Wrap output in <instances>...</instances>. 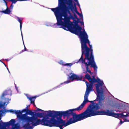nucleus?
Here are the masks:
<instances>
[{"mask_svg": "<svg viewBox=\"0 0 129 129\" xmlns=\"http://www.w3.org/2000/svg\"><path fill=\"white\" fill-rule=\"evenodd\" d=\"M123 121L124 122H127V120L126 118Z\"/></svg>", "mask_w": 129, "mask_h": 129, "instance_id": "09e8293b", "label": "nucleus"}, {"mask_svg": "<svg viewBox=\"0 0 129 129\" xmlns=\"http://www.w3.org/2000/svg\"><path fill=\"white\" fill-rule=\"evenodd\" d=\"M2 60H6V61H7L9 60V59H2Z\"/></svg>", "mask_w": 129, "mask_h": 129, "instance_id": "8fccbe9b", "label": "nucleus"}, {"mask_svg": "<svg viewBox=\"0 0 129 129\" xmlns=\"http://www.w3.org/2000/svg\"><path fill=\"white\" fill-rule=\"evenodd\" d=\"M37 97L36 96L31 97L27 96V98L30 101V104H33L35 106H36L35 103V101Z\"/></svg>", "mask_w": 129, "mask_h": 129, "instance_id": "393cba45", "label": "nucleus"}, {"mask_svg": "<svg viewBox=\"0 0 129 129\" xmlns=\"http://www.w3.org/2000/svg\"><path fill=\"white\" fill-rule=\"evenodd\" d=\"M72 6L73 8V12H76L77 11L76 3L74 2V4H73V2H72Z\"/></svg>", "mask_w": 129, "mask_h": 129, "instance_id": "c756f323", "label": "nucleus"}, {"mask_svg": "<svg viewBox=\"0 0 129 129\" xmlns=\"http://www.w3.org/2000/svg\"><path fill=\"white\" fill-rule=\"evenodd\" d=\"M124 113L123 112H122L121 113H115L112 111L111 116L113 117L117 118H125L129 116V112H127L126 115L123 114Z\"/></svg>", "mask_w": 129, "mask_h": 129, "instance_id": "a211bd4d", "label": "nucleus"}, {"mask_svg": "<svg viewBox=\"0 0 129 129\" xmlns=\"http://www.w3.org/2000/svg\"><path fill=\"white\" fill-rule=\"evenodd\" d=\"M51 111H46L47 113L46 114L34 112L28 109L26 113L21 116L23 120V129H33L38 125H43Z\"/></svg>", "mask_w": 129, "mask_h": 129, "instance_id": "f257e3e1", "label": "nucleus"}, {"mask_svg": "<svg viewBox=\"0 0 129 129\" xmlns=\"http://www.w3.org/2000/svg\"><path fill=\"white\" fill-rule=\"evenodd\" d=\"M91 77L90 76L88 73L86 74L85 75V78L88 81L89 80V79H90Z\"/></svg>", "mask_w": 129, "mask_h": 129, "instance_id": "72a5a7b5", "label": "nucleus"}, {"mask_svg": "<svg viewBox=\"0 0 129 129\" xmlns=\"http://www.w3.org/2000/svg\"><path fill=\"white\" fill-rule=\"evenodd\" d=\"M102 106L99 105V109L95 110L89 116V117L100 115L111 116L112 111H110L108 109H107L106 110H98L100 109V107Z\"/></svg>", "mask_w": 129, "mask_h": 129, "instance_id": "4468645a", "label": "nucleus"}, {"mask_svg": "<svg viewBox=\"0 0 129 129\" xmlns=\"http://www.w3.org/2000/svg\"><path fill=\"white\" fill-rule=\"evenodd\" d=\"M79 23H80L81 26H83V27H84V23L83 20H82V21H81L79 19Z\"/></svg>", "mask_w": 129, "mask_h": 129, "instance_id": "58836bf2", "label": "nucleus"}, {"mask_svg": "<svg viewBox=\"0 0 129 129\" xmlns=\"http://www.w3.org/2000/svg\"><path fill=\"white\" fill-rule=\"evenodd\" d=\"M15 16L17 18V20L20 23V30H21L22 28V21L23 20V18H20L19 17Z\"/></svg>", "mask_w": 129, "mask_h": 129, "instance_id": "c85d7f7f", "label": "nucleus"}, {"mask_svg": "<svg viewBox=\"0 0 129 129\" xmlns=\"http://www.w3.org/2000/svg\"><path fill=\"white\" fill-rule=\"evenodd\" d=\"M102 100L97 99V96L96 99L94 101H90L89 100L88 102L92 103L89 105L85 111L89 116L95 110L99 109V105L102 106Z\"/></svg>", "mask_w": 129, "mask_h": 129, "instance_id": "9d476101", "label": "nucleus"}, {"mask_svg": "<svg viewBox=\"0 0 129 129\" xmlns=\"http://www.w3.org/2000/svg\"><path fill=\"white\" fill-rule=\"evenodd\" d=\"M76 62H75L73 63H66L65 62H63L62 60H61L59 61L58 62V63L59 64H60L64 66H68L71 67L72 66L73 64H75Z\"/></svg>", "mask_w": 129, "mask_h": 129, "instance_id": "a878e982", "label": "nucleus"}, {"mask_svg": "<svg viewBox=\"0 0 129 129\" xmlns=\"http://www.w3.org/2000/svg\"><path fill=\"white\" fill-rule=\"evenodd\" d=\"M71 82V81L70 80H67L66 81H65L64 82H63L61 83L60 84L58 85L57 86H56L54 88H52V89L46 91L45 92H44L42 93L41 94V95L44 94L46 93H47L48 92H50L51 91L53 90H55L57 88H60L61 86V85H63V84H68L69 83Z\"/></svg>", "mask_w": 129, "mask_h": 129, "instance_id": "aec40b11", "label": "nucleus"}, {"mask_svg": "<svg viewBox=\"0 0 129 129\" xmlns=\"http://www.w3.org/2000/svg\"><path fill=\"white\" fill-rule=\"evenodd\" d=\"M2 63L5 66V67H7V66H6V64H5V63H4L3 62H2Z\"/></svg>", "mask_w": 129, "mask_h": 129, "instance_id": "3c124183", "label": "nucleus"}, {"mask_svg": "<svg viewBox=\"0 0 129 129\" xmlns=\"http://www.w3.org/2000/svg\"><path fill=\"white\" fill-rule=\"evenodd\" d=\"M66 123V121L61 118L55 111H52L43 125L50 127H57L60 129H63V126L66 127L68 125Z\"/></svg>", "mask_w": 129, "mask_h": 129, "instance_id": "20e7f679", "label": "nucleus"}, {"mask_svg": "<svg viewBox=\"0 0 129 129\" xmlns=\"http://www.w3.org/2000/svg\"><path fill=\"white\" fill-rule=\"evenodd\" d=\"M5 114L2 110L0 112V129H13L12 126L15 124L14 119H12L8 122H3L1 120L3 116Z\"/></svg>", "mask_w": 129, "mask_h": 129, "instance_id": "9b49d317", "label": "nucleus"}, {"mask_svg": "<svg viewBox=\"0 0 129 129\" xmlns=\"http://www.w3.org/2000/svg\"><path fill=\"white\" fill-rule=\"evenodd\" d=\"M34 3H36V4H39L38 3H36L35 2H34Z\"/></svg>", "mask_w": 129, "mask_h": 129, "instance_id": "13d9d810", "label": "nucleus"}, {"mask_svg": "<svg viewBox=\"0 0 129 129\" xmlns=\"http://www.w3.org/2000/svg\"><path fill=\"white\" fill-rule=\"evenodd\" d=\"M77 63H81V64H84L87 72L89 73L90 71L89 68L88 66H90V68H92L94 70V73L96 74L98 67L94 61V59L91 58H86L84 57H81L78 60H76Z\"/></svg>", "mask_w": 129, "mask_h": 129, "instance_id": "0eeeda50", "label": "nucleus"}, {"mask_svg": "<svg viewBox=\"0 0 129 129\" xmlns=\"http://www.w3.org/2000/svg\"><path fill=\"white\" fill-rule=\"evenodd\" d=\"M87 73V72L86 71H86L84 70L83 72L82 73V74L83 73H85L86 74Z\"/></svg>", "mask_w": 129, "mask_h": 129, "instance_id": "a18cd8bd", "label": "nucleus"}, {"mask_svg": "<svg viewBox=\"0 0 129 129\" xmlns=\"http://www.w3.org/2000/svg\"><path fill=\"white\" fill-rule=\"evenodd\" d=\"M14 111L13 113L16 115L18 122L16 123V121L14 119L15 124L14 126H12V128L13 129H20V124L23 125V120L21 117L23 114H21L20 110H15Z\"/></svg>", "mask_w": 129, "mask_h": 129, "instance_id": "ddd939ff", "label": "nucleus"}, {"mask_svg": "<svg viewBox=\"0 0 129 129\" xmlns=\"http://www.w3.org/2000/svg\"><path fill=\"white\" fill-rule=\"evenodd\" d=\"M104 85L103 81H101L98 84L95 85L96 92V95L97 96V99L103 101L104 99V88L103 86Z\"/></svg>", "mask_w": 129, "mask_h": 129, "instance_id": "f8f14e48", "label": "nucleus"}, {"mask_svg": "<svg viewBox=\"0 0 129 129\" xmlns=\"http://www.w3.org/2000/svg\"><path fill=\"white\" fill-rule=\"evenodd\" d=\"M27 107L28 106H27L25 108L23 109L21 111V112L22 114V113H26V112L28 109Z\"/></svg>", "mask_w": 129, "mask_h": 129, "instance_id": "473e14b6", "label": "nucleus"}, {"mask_svg": "<svg viewBox=\"0 0 129 129\" xmlns=\"http://www.w3.org/2000/svg\"><path fill=\"white\" fill-rule=\"evenodd\" d=\"M10 15L12 17H13V16H14V15H13V14H12V13H11V14H10Z\"/></svg>", "mask_w": 129, "mask_h": 129, "instance_id": "5fc2aeb1", "label": "nucleus"}, {"mask_svg": "<svg viewBox=\"0 0 129 129\" xmlns=\"http://www.w3.org/2000/svg\"><path fill=\"white\" fill-rule=\"evenodd\" d=\"M73 13L74 16H73V20H76V19H77V20L79 19L77 17V15L76 14V12H72Z\"/></svg>", "mask_w": 129, "mask_h": 129, "instance_id": "2f4dec72", "label": "nucleus"}, {"mask_svg": "<svg viewBox=\"0 0 129 129\" xmlns=\"http://www.w3.org/2000/svg\"><path fill=\"white\" fill-rule=\"evenodd\" d=\"M20 31H21V36L22 38V41H23V42L24 41H23V36L22 34V32L21 29L20 30Z\"/></svg>", "mask_w": 129, "mask_h": 129, "instance_id": "c03bdc74", "label": "nucleus"}, {"mask_svg": "<svg viewBox=\"0 0 129 129\" xmlns=\"http://www.w3.org/2000/svg\"><path fill=\"white\" fill-rule=\"evenodd\" d=\"M74 22H71V23H69L68 24L69 25H66L65 26H62V27H60V28H61L64 30L70 31L72 28H74L76 25H78L79 23V19L77 20H73Z\"/></svg>", "mask_w": 129, "mask_h": 129, "instance_id": "f3484780", "label": "nucleus"}, {"mask_svg": "<svg viewBox=\"0 0 129 129\" xmlns=\"http://www.w3.org/2000/svg\"><path fill=\"white\" fill-rule=\"evenodd\" d=\"M2 110V109H0V112Z\"/></svg>", "mask_w": 129, "mask_h": 129, "instance_id": "0e129e2a", "label": "nucleus"}, {"mask_svg": "<svg viewBox=\"0 0 129 129\" xmlns=\"http://www.w3.org/2000/svg\"><path fill=\"white\" fill-rule=\"evenodd\" d=\"M103 87L105 88H106V87L104 85V86H103Z\"/></svg>", "mask_w": 129, "mask_h": 129, "instance_id": "4d7b16f0", "label": "nucleus"}, {"mask_svg": "<svg viewBox=\"0 0 129 129\" xmlns=\"http://www.w3.org/2000/svg\"><path fill=\"white\" fill-rule=\"evenodd\" d=\"M88 96H84V100L81 105L77 108V109L78 110H81L83 108L85 104L89 102Z\"/></svg>", "mask_w": 129, "mask_h": 129, "instance_id": "5701e85b", "label": "nucleus"}, {"mask_svg": "<svg viewBox=\"0 0 129 129\" xmlns=\"http://www.w3.org/2000/svg\"><path fill=\"white\" fill-rule=\"evenodd\" d=\"M0 12L5 14L9 15L11 14L12 10L10 9L9 8L7 7L6 9L4 10L0 11Z\"/></svg>", "mask_w": 129, "mask_h": 129, "instance_id": "bb28decb", "label": "nucleus"}, {"mask_svg": "<svg viewBox=\"0 0 129 129\" xmlns=\"http://www.w3.org/2000/svg\"><path fill=\"white\" fill-rule=\"evenodd\" d=\"M15 4L17 2H21L22 1V0H11Z\"/></svg>", "mask_w": 129, "mask_h": 129, "instance_id": "4c0bfd02", "label": "nucleus"}, {"mask_svg": "<svg viewBox=\"0 0 129 129\" xmlns=\"http://www.w3.org/2000/svg\"><path fill=\"white\" fill-rule=\"evenodd\" d=\"M81 46V57L86 58L94 59L92 46L90 44L88 38L80 41Z\"/></svg>", "mask_w": 129, "mask_h": 129, "instance_id": "39448f33", "label": "nucleus"}, {"mask_svg": "<svg viewBox=\"0 0 129 129\" xmlns=\"http://www.w3.org/2000/svg\"><path fill=\"white\" fill-rule=\"evenodd\" d=\"M77 14H78L79 17H80V19L81 20H83V15L82 13H80L79 12H78V11L76 12H75Z\"/></svg>", "mask_w": 129, "mask_h": 129, "instance_id": "7c9ffc66", "label": "nucleus"}, {"mask_svg": "<svg viewBox=\"0 0 129 129\" xmlns=\"http://www.w3.org/2000/svg\"><path fill=\"white\" fill-rule=\"evenodd\" d=\"M117 129V128H116V129Z\"/></svg>", "mask_w": 129, "mask_h": 129, "instance_id": "338daca9", "label": "nucleus"}, {"mask_svg": "<svg viewBox=\"0 0 129 129\" xmlns=\"http://www.w3.org/2000/svg\"><path fill=\"white\" fill-rule=\"evenodd\" d=\"M74 2H75L76 3L78 1V0H73ZM71 2H73L72 0H71Z\"/></svg>", "mask_w": 129, "mask_h": 129, "instance_id": "49530a36", "label": "nucleus"}, {"mask_svg": "<svg viewBox=\"0 0 129 129\" xmlns=\"http://www.w3.org/2000/svg\"><path fill=\"white\" fill-rule=\"evenodd\" d=\"M60 22L61 27L65 26L67 25H69V23H71L70 19L73 20V16L72 15L70 12L63 13H59L56 12Z\"/></svg>", "mask_w": 129, "mask_h": 129, "instance_id": "6e6552de", "label": "nucleus"}, {"mask_svg": "<svg viewBox=\"0 0 129 129\" xmlns=\"http://www.w3.org/2000/svg\"><path fill=\"white\" fill-rule=\"evenodd\" d=\"M66 123V121L61 118L55 111H52L43 125L50 127H57L60 129H63V126L66 127L68 125Z\"/></svg>", "mask_w": 129, "mask_h": 129, "instance_id": "7ed1b4c3", "label": "nucleus"}, {"mask_svg": "<svg viewBox=\"0 0 129 129\" xmlns=\"http://www.w3.org/2000/svg\"><path fill=\"white\" fill-rule=\"evenodd\" d=\"M71 70H68L66 69V70L64 71V73H65L66 75L69 77L68 79H70L72 80H74L77 81L81 80L83 78L82 75L78 76L77 75L72 73H73V71H72L71 73L70 72Z\"/></svg>", "mask_w": 129, "mask_h": 129, "instance_id": "2eb2a0df", "label": "nucleus"}, {"mask_svg": "<svg viewBox=\"0 0 129 129\" xmlns=\"http://www.w3.org/2000/svg\"><path fill=\"white\" fill-rule=\"evenodd\" d=\"M90 74V75H92V74H93V73L91 72V71L89 73Z\"/></svg>", "mask_w": 129, "mask_h": 129, "instance_id": "de8ad7c7", "label": "nucleus"}, {"mask_svg": "<svg viewBox=\"0 0 129 129\" xmlns=\"http://www.w3.org/2000/svg\"><path fill=\"white\" fill-rule=\"evenodd\" d=\"M41 6H43V7H44V6L41 5Z\"/></svg>", "mask_w": 129, "mask_h": 129, "instance_id": "e2e57ef3", "label": "nucleus"}, {"mask_svg": "<svg viewBox=\"0 0 129 129\" xmlns=\"http://www.w3.org/2000/svg\"><path fill=\"white\" fill-rule=\"evenodd\" d=\"M23 44H24V49L23 50L24 51H27L28 50H27V49L26 48V47L24 45V42H23Z\"/></svg>", "mask_w": 129, "mask_h": 129, "instance_id": "37998d69", "label": "nucleus"}, {"mask_svg": "<svg viewBox=\"0 0 129 129\" xmlns=\"http://www.w3.org/2000/svg\"><path fill=\"white\" fill-rule=\"evenodd\" d=\"M15 88H16L17 92L18 93H21V92H19L18 91V88L15 85Z\"/></svg>", "mask_w": 129, "mask_h": 129, "instance_id": "a19ab883", "label": "nucleus"}, {"mask_svg": "<svg viewBox=\"0 0 129 129\" xmlns=\"http://www.w3.org/2000/svg\"><path fill=\"white\" fill-rule=\"evenodd\" d=\"M93 87L91 86L86 87V88L84 95L88 96L90 92L92 90Z\"/></svg>", "mask_w": 129, "mask_h": 129, "instance_id": "cd10ccee", "label": "nucleus"}, {"mask_svg": "<svg viewBox=\"0 0 129 129\" xmlns=\"http://www.w3.org/2000/svg\"><path fill=\"white\" fill-rule=\"evenodd\" d=\"M2 99H0V108L2 109V108H3V105L2 104V101H1Z\"/></svg>", "mask_w": 129, "mask_h": 129, "instance_id": "e433bc0d", "label": "nucleus"}, {"mask_svg": "<svg viewBox=\"0 0 129 129\" xmlns=\"http://www.w3.org/2000/svg\"><path fill=\"white\" fill-rule=\"evenodd\" d=\"M24 51V50H22L20 52V53H19V54H21V53H22Z\"/></svg>", "mask_w": 129, "mask_h": 129, "instance_id": "603ef678", "label": "nucleus"}, {"mask_svg": "<svg viewBox=\"0 0 129 129\" xmlns=\"http://www.w3.org/2000/svg\"><path fill=\"white\" fill-rule=\"evenodd\" d=\"M0 61L1 62H2V61L1 60H0Z\"/></svg>", "mask_w": 129, "mask_h": 129, "instance_id": "bf43d9fd", "label": "nucleus"}, {"mask_svg": "<svg viewBox=\"0 0 129 129\" xmlns=\"http://www.w3.org/2000/svg\"><path fill=\"white\" fill-rule=\"evenodd\" d=\"M30 1L31 2L32 1L31 0H22V1Z\"/></svg>", "mask_w": 129, "mask_h": 129, "instance_id": "6e6d98bb", "label": "nucleus"}, {"mask_svg": "<svg viewBox=\"0 0 129 129\" xmlns=\"http://www.w3.org/2000/svg\"><path fill=\"white\" fill-rule=\"evenodd\" d=\"M85 82L86 85V87L91 86V85H90V82L89 83L87 81H86Z\"/></svg>", "mask_w": 129, "mask_h": 129, "instance_id": "c9c22d12", "label": "nucleus"}, {"mask_svg": "<svg viewBox=\"0 0 129 129\" xmlns=\"http://www.w3.org/2000/svg\"><path fill=\"white\" fill-rule=\"evenodd\" d=\"M76 5H77L78 7H79V8L81 10V8H80V4L79 2L78 1L77 2H76Z\"/></svg>", "mask_w": 129, "mask_h": 129, "instance_id": "ea45409f", "label": "nucleus"}, {"mask_svg": "<svg viewBox=\"0 0 129 129\" xmlns=\"http://www.w3.org/2000/svg\"><path fill=\"white\" fill-rule=\"evenodd\" d=\"M30 106V105H28V106Z\"/></svg>", "mask_w": 129, "mask_h": 129, "instance_id": "69168bd1", "label": "nucleus"}, {"mask_svg": "<svg viewBox=\"0 0 129 129\" xmlns=\"http://www.w3.org/2000/svg\"><path fill=\"white\" fill-rule=\"evenodd\" d=\"M127 122H129V120H127Z\"/></svg>", "mask_w": 129, "mask_h": 129, "instance_id": "680f3d73", "label": "nucleus"}, {"mask_svg": "<svg viewBox=\"0 0 129 129\" xmlns=\"http://www.w3.org/2000/svg\"><path fill=\"white\" fill-rule=\"evenodd\" d=\"M80 110L75 109H69L66 111H55L57 114L62 117H63V119L66 118V123L67 125L75 123L78 121H80L89 117V115L84 111L83 112L79 114H76L74 111L76 110L78 111Z\"/></svg>", "mask_w": 129, "mask_h": 129, "instance_id": "f03ea898", "label": "nucleus"}, {"mask_svg": "<svg viewBox=\"0 0 129 129\" xmlns=\"http://www.w3.org/2000/svg\"><path fill=\"white\" fill-rule=\"evenodd\" d=\"M124 121H122L121 120H120V122H119V124H118V125H121V124H122L124 122Z\"/></svg>", "mask_w": 129, "mask_h": 129, "instance_id": "79ce46f5", "label": "nucleus"}, {"mask_svg": "<svg viewBox=\"0 0 129 129\" xmlns=\"http://www.w3.org/2000/svg\"><path fill=\"white\" fill-rule=\"evenodd\" d=\"M72 28L73 29L70 31L72 33L75 34L76 35L77 34V33H78L79 31H80V30H82V28L79 24L78 25H76L74 27V28L72 27Z\"/></svg>", "mask_w": 129, "mask_h": 129, "instance_id": "4be33fe9", "label": "nucleus"}, {"mask_svg": "<svg viewBox=\"0 0 129 129\" xmlns=\"http://www.w3.org/2000/svg\"><path fill=\"white\" fill-rule=\"evenodd\" d=\"M102 80H101L98 77L96 79L95 78L94 76H93L92 78L91 77L90 79H89V81L90 83V85H91V86L93 87V85L94 83H97L96 84H98V83H100Z\"/></svg>", "mask_w": 129, "mask_h": 129, "instance_id": "412c9836", "label": "nucleus"}, {"mask_svg": "<svg viewBox=\"0 0 129 129\" xmlns=\"http://www.w3.org/2000/svg\"><path fill=\"white\" fill-rule=\"evenodd\" d=\"M36 111H41L42 112H43L42 113H46V114L47 113L45 111H45L41 109H40L39 108H37V109L36 110Z\"/></svg>", "mask_w": 129, "mask_h": 129, "instance_id": "f704fd0d", "label": "nucleus"}, {"mask_svg": "<svg viewBox=\"0 0 129 129\" xmlns=\"http://www.w3.org/2000/svg\"><path fill=\"white\" fill-rule=\"evenodd\" d=\"M6 68H7V70H8V72H9V73H10V71H9V69H8V67H7Z\"/></svg>", "mask_w": 129, "mask_h": 129, "instance_id": "864d4df0", "label": "nucleus"}, {"mask_svg": "<svg viewBox=\"0 0 129 129\" xmlns=\"http://www.w3.org/2000/svg\"><path fill=\"white\" fill-rule=\"evenodd\" d=\"M82 31L80 30V31L77 33L80 39V41H81L86 39L88 38V36L84 28L82 29Z\"/></svg>", "mask_w": 129, "mask_h": 129, "instance_id": "6ab92c4d", "label": "nucleus"}, {"mask_svg": "<svg viewBox=\"0 0 129 129\" xmlns=\"http://www.w3.org/2000/svg\"><path fill=\"white\" fill-rule=\"evenodd\" d=\"M128 105L129 104H128L122 102L121 103L118 104L116 106L118 109H123L125 107L128 106Z\"/></svg>", "mask_w": 129, "mask_h": 129, "instance_id": "b1692460", "label": "nucleus"}, {"mask_svg": "<svg viewBox=\"0 0 129 129\" xmlns=\"http://www.w3.org/2000/svg\"><path fill=\"white\" fill-rule=\"evenodd\" d=\"M105 89H106V90H107V89L106 88H105Z\"/></svg>", "mask_w": 129, "mask_h": 129, "instance_id": "052dcab7", "label": "nucleus"}, {"mask_svg": "<svg viewBox=\"0 0 129 129\" xmlns=\"http://www.w3.org/2000/svg\"><path fill=\"white\" fill-rule=\"evenodd\" d=\"M12 94V91L10 89H6L3 92L0 98V99H2V100H5V102L3 103L2 102L3 108H2L3 109H2V110L5 115L7 112H10L12 114H14L13 112L15 110L11 109L7 110L6 109V106L9 103V101L11 100L10 99L5 98V96L7 95L11 96Z\"/></svg>", "mask_w": 129, "mask_h": 129, "instance_id": "1a4fd4ad", "label": "nucleus"}, {"mask_svg": "<svg viewBox=\"0 0 129 129\" xmlns=\"http://www.w3.org/2000/svg\"><path fill=\"white\" fill-rule=\"evenodd\" d=\"M52 11L58 12L59 13L66 12H73L72 2L71 0H58V5L57 7L51 8Z\"/></svg>", "mask_w": 129, "mask_h": 129, "instance_id": "423d86ee", "label": "nucleus"}, {"mask_svg": "<svg viewBox=\"0 0 129 129\" xmlns=\"http://www.w3.org/2000/svg\"><path fill=\"white\" fill-rule=\"evenodd\" d=\"M54 13V14L56 17L57 22L56 23L53 24L50 22H48L46 23L45 25L46 26H51L55 28H60V27H61V24H60V21L58 18L57 14L56 12L55 11H53Z\"/></svg>", "mask_w": 129, "mask_h": 129, "instance_id": "dca6fc26", "label": "nucleus"}]
</instances>
